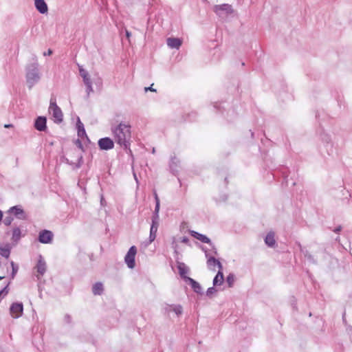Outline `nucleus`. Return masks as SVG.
Listing matches in <instances>:
<instances>
[{
  "mask_svg": "<svg viewBox=\"0 0 352 352\" xmlns=\"http://www.w3.org/2000/svg\"><path fill=\"white\" fill-rule=\"evenodd\" d=\"M78 136L80 138H83L85 137L88 140L85 129H81L78 131Z\"/></svg>",
  "mask_w": 352,
  "mask_h": 352,
  "instance_id": "35",
  "label": "nucleus"
},
{
  "mask_svg": "<svg viewBox=\"0 0 352 352\" xmlns=\"http://www.w3.org/2000/svg\"><path fill=\"white\" fill-rule=\"evenodd\" d=\"M265 243L267 246L269 248H274L276 243L275 240V233L273 231L269 232L265 239H264Z\"/></svg>",
  "mask_w": 352,
  "mask_h": 352,
  "instance_id": "19",
  "label": "nucleus"
},
{
  "mask_svg": "<svg viewBox=\"0 0 352 352\" xmlns=\"http://www.w3.org/2000/svg\"><path fill=\"white\" fill-rule=\"evenodd\" d=\"M153 195H154V198H155V205L158 204V206H160V201L159 197L155 190L153 191Z\"/></svg>",
  "mask_w": 352,
  "mask_h": 352,
  "instance_id": "39",
  "label": "nucleus"
},
{
  "mask_svg": "<svg viewBox=\"0 0 352 352\" xmlns=\"http://www.w3.org/2000/svg\"><path fill=\"white\" fill-rule=\"evenodd\" d=\"M167 45L171 49H179L182 45V40L179 38L169 37L166 40Z\"/></svg>",
  "mask_w": 352,
  "mask_h": 352,
  "instance_id": "18",
  "label": "nucleus"
},
{
  "mask_svg": "<svg viewBox=\"0 0 352 352\" xmlns=\"http://www.w3.org/2000/svg\"><path fill=\"white\" fill-rule=\"evenodd\" d=\"M206 257L208 258L207 260V265L209 270L215 271V267H217L219 270H221L223 268V265L214 256H210L209 254L205 251Z\"/></svg>",
  "mask_w": 352,
  "mask_h": 352,
  "instance_id": "13",
  "label": "nucleus"
},
{
  "mask_svg": "<svg viewBox=\"0 0 352 352\" xmlns=\"http://www.w3.org/2000/svg\"><path fill=\"white\" fill-rule=\"evenodd\" d=\"M54 234L52 231L48 230H42L39 232L38 241L43 244L51 243L53 241Z\"/></svg>",
  "mask_w": 352,
  "mask_h": 352,
  "instance_id": "10",
  "label": "nucleus"
},
{
  "mask_svg": "<svg viewBox=\"0 0 352 352\" xmlns=\"http://www.w3.org/2000/svg\"><path fill=\"white\" fill-rule=\"evenodd\" d=\"M53 53L52 50L51 49H49L47 52H45L43 53V55L44 56H50L52 55Z\"/></svg>",
  "mask_w": 352,
  "mask_h": 352,
  "instance_id": "45",
  "label": "nucleus"
},
{
  "mask_svg": "<svg viewBox=\"0 0 352 352\" xmlns=\"http://www.w3.org/2000/svg\"><path fill=\"white\" fill-rule=\"evenodd\" d=\"M155 152V148H153L152 153H154Z\"/></svg>",
  "mask_w": 352,
  "mask_h": 352,
  "instance_id": "56",
  "label": "nucleus"
},
{
  "mask_svg": "<svg viewBox=\"0 0 352 352\" xmlns=\"http://www.w3.org/2000/svg\"><path fill=\"white\" fill-rule=\"evenodd\" d=\"M134 177H135V179H136V181H138L137 178H136V175L134 174Z\"/></svg>",
  "mask_w": 352,
  "mask_h": 352,
  "instance_id": "60",
  "label": "nucleus"
},
{
  "mask_svg": "<svg viewBox=\"0 0 352 352\" xmlns=\"http://www.w3.org/2000/svg\"><path fill=\"white\" fill-rule=\"evenodd\" d=\"M6 214H10L20 220L27 219V214L22 206L20 205L14 206L10 208L6 212Z\"/></svg>",
  "mask_w": 352,
  "mask_h": 352,
  "instance_id": "8",
  "label": "nucleus"
},
{
  "mask_svg": "<svg viewBox=\"0 0 352 352\" xmlns=\"http://www.w3.org/2000/svg\"><path fill=\"white\" fill-rule=\"evenodd\" d=\"M96 85H102V80L100 78H98L97 81L95 82Z\"/></svg>",
  "mask_w": 352,
  "mask_h": 352,
  "instance_id": "50",
  "label": "nucleus"
},
{
  "mask_svg": "<svg viewBox=\"0 0 352 352\" xmlns=\"http://www.w3.org/2000/svg\"><path fill=\"white\" fill-rule=\"evenodd\" d=\"M76 127H77V130L78 131L79 129H85L84 124L80 122L79 118H78V122H77V124H76Z\"/></svg>",
  "mask_w": 352,
  "mask_h": 352,
  "instance_id": "41",
  "label": "nucleus"
},
{
  "mask_svg": "<svg viewBox=\"0 0 352 352\" xmlns=\"http://www.w3.org/2000/svg\"><path fill=\"white\" fill-rule=\"evenodd\" d=\"M179 160L176 157H173L170 162V169L172 173L176 175L179 172Z\"/></svg>",
  "mask_w": 352,
  "mask_h": 352,
  "instance_id": "21",
  "label": "nucleus"
},
{
  "mask_svg": "<svg viewBox=\"0 0 352 352\" xmlns=\"http://www.w3.org/2000/svg\"><path fill=\"white\" fill-rule=\"evenodd\" d=\"M82 80L85 86L88 85H92V81L89 76L85 78H83Z\"/></svg>",
  "mask_w": 352,
  "mask_h": 352,
  "instance_id": "38",
  "label": "nucleus"
},
{
  "mask_svg": "<svg viewBox=\"0 0 352 352\" xmlns=\"http://www.w3.org/2000/svg\"><path fill=\"white\" fill-rule=\"evenodd\" d=\"M316 118L320 120V113L318 112L316 115Z\"/></svg>",
  "mask_w": 352,
  "mask_h": 352,
  "instance_id": "53",
  "label": "nucleus"
},
{
  "mask_svg": "<svg viewBox=\"0 0 352 352\" xmlns=\"http://www.w3.org/2000/svg\"><path fill=\"white\" fill-rule=\"evenodd\" d=\"M34 269L36 270V272L38 273V274L36 275L38 279H40L41 277L43 276L46 272V262L44 260L43 256L41 254L38 255L37 263L34 267Z\"/></svg>",
  "mask_w": 352,
  "mask_h": 352,
  "instance_id": "11",
  "label": "nucleus"
},
{
  "mask_svg": "<svg viewBox=\"0 0 352 352\" xmlns=\"http://www.w3.org/2000/svg\"><path fill=\"white\" fill-rule=\"evenodd\" d=\"M339 239H340L339 237H337L336 240V241H338V240H339Z\"/></svg>",
  "mask_w": 352,
  "mask_h": 352,
  "instance_id": "62",
  "label": "nucleus"
},
{
  "mask_svg": "<svg viewBox=\"0 0 352 352\" xmlns=\"http://www.w3.org/2000/svg\"><path fill=\"white\" fill-rule=\"evenodd\" d=\"M187 281L189 283L192 289H193V291L195 293L199 294H203L202 287L198 282H197L196 280H195L193 278H192L190 277H187Z\"/></svg>",
  "mask_w": 352,
  "mask_h": 352,
  "instance_id": "22",
  "label": "nucleus"
},
{
  "mask_svg": "<svg viewBox=\"0 0 352 352\" xmlns=\"http://www.w3.org/2000/svg\"><path fill=\"white\" fill-rule=\"evenodd\" d=\"M159 223H151L150 232L157 233Z\"/></svg>",
  "mask_w": 352,
  "mask_h": 352,
  "instance_id": "36",
  "label": "nucleus"
},
{
  "mask_svg": "<svg viewBox=\"0 0 352 352\" xmlns=\"http://www.w3.org/2000/svg\"><path fill=\"white\" fill-rule=\"evenodd\" d=\"M125 34H126V38L129 39L130 38V36H131V34L129 31H128L127 30H125Z\"/></svg>",
  "mask_w": 352,
  "mask_h": 352,
  "instance_id": "47",
  "label": "nucleus"
},
{
  "mask_svg": "<svg viewBox=\"0 0 352 352\" xmlns=\"http://www.w3.org/2000/svg\"><path fill=\"white\" fill-rule=\"evenodd\" d=\"M21 238V230L19 227H14L12 233V241L17 243Z\"/></svg>",
  "mask_w": 352,
  "mask_h": 352,
  "instance_id": "27",
  "label": "nucleus"
},
{
  "mask_svg": "<svg viewBox=\"0 0 352 352\" xmlns=\"http://www.w3.org/2000/svg\"><path fill=\"white\" fill-rule=\"evenodd\" d=\"M87 97L88 98L91 93L94 92L92 85H88L86 86Z\"/></svg>",
  "mask_w": 352,
  "mask_h": 352,
  "instance_id": "37",
  "label": "nucleus"
},
{
  "mask_svg": "<svg viewBox=\"0 0 352 352\" xmlns=\"http://www.w3.org/2000/svg\"><path fill=\"white\" fill-rule=\"evenodd\" d=\"M291 184H292V186H294V185L296 184V183H295L294 182H292L291 183Z\"/></svg>",
  "mask_w": 352,
  "mask_h": 352,
  "instance_id": "55",
  "label": "nucleus"
},
{
  "mask_svg": "<svg viewBox=\"0 0 352 352\" xmlns=\"http://www.w3.org/2000/svg\"><path fill=\"white\" fill-rule=\"evenodd\" d=\"M64 320L66 323L70 324L72 322V317L67 314L65 316Z\"/></svg>",
  "mask_w": 352,
  "mask_h": 352,
  "instance_id": "43",
  "label": "nucleus"
},
{
  "mask_svg": "<svg viewBox=\"0 0 352 352\" xmlns=\"http://www.w3.org/2000/svg\"><path fill=\"white\" fill-rule=\"evenodd\" d=\"M137 254V248L132 245L128 250L124 256V262L129 269H133L135 266V255Z\"/></svg>",
  "mask_w": 352,
  "mask_h": 352,
  "instance_id": "7",
  "label": "nucleus"
},
{
  "mask_svg": "<svg viewBox=\"0 0 352 352\" xmlns=\"http://www.w3.org/2000/svg\"><path fill=\"white\" fill-rule=\"evenodd\" d=\"M227 199V197H224L222 198V201H226Z\"/></svg>",
  "mask_w": 352,
  "mask_h": 352,
  "instance_id": "54",
  "label": "nucleus"
},
{
  "mask_svg": "<svg viewBox=\"0 0 352 352\" xmlns=\"http://www.w3.org/2000/svg\"><path fill=\"white\" fill-rule=\"evenodd\" d=\"M76 144H77V146H78L79 148H82V143H81V142H80L79 140H77V141H76Z\"/></svg>",
  "mask_w": 352,
  "mask_h": 352,
  "instance_id": "49",
  "label": "nucleus"
},
{
  "mask_svg": "<svg viewBox=\"0 0 352 352\" xmlns=\"http://www.w3.org/2000/svg\"><path fill=\"white\" fill-rule=\"evenodd\" d=\"M215 292L217 289L214 287H209L206 291V296L210 298Z\"/></svg>",
  "mask_w": 352,
  "mask_h": 352,
  "instance_id": "33",
  "label": "nucleus"
},
{
  "mask_svg": "<svg viewBox=\"0 0 352 352\" xmlns=\"http://www.w3.org/2000/svg\"><path fill=\"white\" fill-rule=\"evenodd\" d=\"M82 156H81V157H80L79 160H80V161H81V160H82Z\"/></svg>",
  "mask_w": 352,
  "mask_h": 352,
  "instance_id": "61",
  "label": "nucleus"
},
{
  "mask_svg": "<svg viewBox=\"0 0 352 352\" xmlns=\"http://www.w3.org/2000/svg\"><path fill=\"white\" fill-rule=\"evenodd\" d=\"M160 208V206H158V204L155 205V210H154V212L153 213L152 218H151V223H160V217H159Z\"/></svg>",
  "mask_w": 352,
  "mask_h": 352,
  "instance_id": "29",
  "label": "nucleus"
},
{
  "mask_svg": "<svg viewBox=\"0 0 352 352\" xmlns=\"http://www.w3.org/2000/svg\"><path fill=\"white\" fill-rule=\"evenodd\" d=\"M144 90L146 92L151 91H155L156 90L152 87V85L150 87H147L144 88Z\"/></svg>",
  "mask_w": 352,
  "mask_h": 352,
  "instance_id": "44",
  "label": "nucleus"
},
{
  "mask_svg": "<svg viewBox=\"0 0 352 352\" xmlns=\"http://www.w3.org/2000/svg\"><path fill=\"white\" fill-rule=\"evenodd\" d=\"M180 241L183 243L189 245L190 240L187 236H183L181 238Z\"/></svg>",
  "mask_w": 352,
  "mask_h": 352,
  "instance_id": "42",
  "label": "nucleus"
},
{
  "mask_svg": "<svg viewBox=\"0 0 352 352\" xmlns=\"http://www.w3.org/2000/svg\"><path fill=\"white\" fill-rule=\"evenodd\" d=\"M2 220H3V223H4L5 226H9L12 224V223L14 220V218L12 215L7 214V216H6L5 218Z\"/></svg>",
  "mask_w": 352,
  "mask_h": 352,
  "instance_id": "31",
  "label": "nucleus"
},
{
  "mask_svg": "<svg viewBox=\"0 0 352 352\" xmlns=\"http://www.w3.org/2000/svg\"><path fill=\"white\" fill-rule=\"evenodd\" d=\"M10 313L12 318H19L23 313V305L21 302H13L10 307Z\"/></svg>",
  "mask_w": 352,
  "mask_h": 352,
  "instance_id": "9",
  "label": "nucleus"
},
{
  "mask_svg": "<svg viewBox=\"0 0 352 352\" xmlns=\"http://www.w3.org/2000/svg\"><path fill=\"white\" fill-rule=\"evenodd\" d=\"M111 131L115 142L124 150H129L131 152L130 149L131 138V125L121 122L118 124H112Z\"/></svg>",
  "mask_w": 352,
  "mask_h": 352,
  "instance_id": "1",
  "label": "nucleus"
},
{
  "mask_svg": "<svg viewBox=\"0 0 352 352\" xmlns=\"http://www.w3.org/2000/svg\"><path fill=\"white\" fill-rule=\"evenodd\" d=\"M177 269L180 276L187 281L188 276H186V274L188 272V267L184 263L178 262Z\"/></svg>",
  "mask_w": 352,
  "mask_h": 352,
  "instance_id": "24",
  "label": "nucleus"
},
{
  "mask_svg": "<svg viewBox=\"0 0 352 352\" xmlns=\"http://www.w3.org/2000/svg\"><path fill=\"white\" fill-rule=\"evenodd\" d=\"M214 12L219 16H221L223 12H225L226 14H231L233 12L232 6L223 3L221 5H216L214 7Z\"/></svg>",
  "mask_w": 352,
  "mask_h": 352,
  "instance_id": "15",
  "label": "nucleus"
},
{
  "mask_svg": "<svg viewBox=\"0 0 352 352\" xmlns=\"http://www.w3.org/2000/svg\"><path fill=\"white\" fill-rule=\"evenodd\" d=\"M229 107V104L226 101L215 102L212 104V107L217 113L224 116L228 122H232L235 116L234 109L226 110Z\"/></svg>",
  "mask_w": 352,
  "mask_h": 352,
  "instance_id": "4",
  "label": "nucleus"
},
{
  "mask_svg": "<svg viewBox=\"0 0 352 352\" xmlns=\"http://www.w3.org/2000/svg\"><path fill=\"white\" fill-rule=\"evenodd\" d=\"M229 287H232L235 281V276L233 274H229L226 280Z\"/></svg>",
  "mask_w": 352,
  "mask_h": 352,
  "instance_id": "30",
  "label": "nucleus"
},
{
  "mask_svg": "<svg viewBox=\"0 0 352 352\" xmlns=\"http://www.w3.org/2000/svg\"><path fill=\"white\" fill-rule=\"evenodd\" d=\"M3 278H4V276H0V280H2Z\"/></svg>",
  "mask_w": 352,
  "mask_h": 352,
  "instance_id": "59",
  "label": "nucleus"
},
{
  "mask_svg": "<svg viewBox=\"0 0 352 352\" xmlns=\"http://www.w3.org/2000/svg\"><path fill=\"white\" fill-rule=\"evenodd\" d=\"M341 230H342V227L340 226H337L336 228H335V229L333 230V232L338 234Z\"/></svg>",
  "mask_w": 352,
  "mask_h": 352,
  "instance_id": "46",
  "label": "nucleus"
},
{
  "mask_svg": "<svg viewBox=\"0 0 352 352\" xmlns=\"http://www.w3.org/2000/svg\"><path fill=\"white\" fill-rule=\"evenodd\" d=\"M10 264H11V267H12V274H11V276H12V278H14V277L15 276L16 274L18 272L19 267L13 261H11Z\"/></svg>",
  "mask_w": 352,
  "mask_h": 352,
  "instance_id": "32",
  "label": "nucleus"
},
{
  "mask_svg": "<svg viewBox=\"0 0 352 352\" xmlns=\"http://www.w3.org/2000/svg\"><path fill=\"white\" fill-rule=\"evenodd\" d=\"M317 134L318 135L320 144L318 145V151L322 153L326 152L329 155L333 153V142L332 141L331 135L327 133L322 128L318 130Z\"/></svg>",
  "mask_w": 352,
  "mask_h": 352,
  "instance_id": "2",
  "label": "nucleus"
},
{
  "mask_svg": "<svg viewBox=\"0 0 352 352\" xmlns=\"http://www.w3.org/2000/svg\"><path fill=\"white\" fill-rule=\"evenodd\" d=\"M11 252V247L10 244H6L3 246L0 243V255L6 258H9Z\"/></svg>",
  "mask_w": 352,
  "mask_h": 352,
  "instance_id": "25",
  "label": "nucleus"
},
{
  "mask_svg": "<svg viewBox=\"0 0 352 352\" xmlns=\"http://www.w3.org/2000/svg\"><path fill=\"white\" fill-rule=\"evenodd\" d=\"M34 127L38 131H45L47 129V118L45 116H38L34 121Z\"/></svg>",
  "mask_w": 352,
  "mask_h": 352,
  "instance_id": "16",
  "label": "nucleus"
},
{
  "mask_svg": "<svg viewBox=\"0 0 352 352\" xmlns=\"http://www.w3.org/2000/svg\"><path fill=\"white\" fill-rule=\"evenodd\" d=\"M157 233L150 232L148 240L149 243H152L156 238Z\"/></svg>",
  "mask_w": 352,
  "mask_h": 352,
  "instance_id": "40",
  "label": "nucleus"
},
{
  "mask_svg": "<svg viewBox=\"0 0 352 352\" xmlns=\"http://www.w3.org/2000/svg\"><path fill=\"white\" fill-rule=\"evenodd\" d=\"M299 247L300 252L309 263H317L316 260L314 258V256L311 255L305 248L302 247L300 245H299Z\"/></svg>",
  "mask_w": 352,
  "mask_h": 352,
  "instance_id": "23",
  "label": "nucleus"
},
{
  "mask_svg": "<svg viewBox=\"0 0 352 352\" xmlns=\"http://www.w3.org/2000/svg\"><path fill=\"white\" fill-rule=\"evenodd\" d=\"M103 292V285L100 282L96 283L92 287V292L94 295H100Z\"/></svg>",
  "mask_w": 352,
  "mask_h": 352,
  "instance_id": "28",
  "label": "nucleus"
},
{
  "mask_svg": "<svg viewBox=\"0 0 352 352\" xmlns=\"http://www.w3.org/2000/svg\"><path fill=\"white\" fill-rule=\"evenodd\" d=\"M34 6L36 10L41 14L47 12L48 8L46 2L44 0H35Z\"/></svg>",
  "mask_w": 352,
  "mask_h": 352,
  "instance_id": "20",
  "label": "nucleus"
},
{
  "mask_svg": "<svg viewBox=\"0 0 352 352\" xmlns=\"http://www.w3.org/2000/svg\"><path fill=\"white\" fill-rule=\"evenodd\" d=\"M190 234L192 237L200 241L201 242L209 244L210 245L212 246V249L214 250V254H217V251L215 250L214 247L212 245L211 240L207 236L202 234L201 233H199L198 232H196L194 230H190Z\"/></svg>",
  "mask_w": 352,
  "mask_h": 352,
  "instance_id": "14",
  "label": "nucleus"
},
{
  "mask_svg": "<svg viewBox=\"0 0 352 352\" xmlns=\"http://www.w3.org/2000/svg\"><path fill=\"white\" fill-rule=\"evenodd\" d=\"M49 112L52 114V116L54 118V122L56 123H60L63 121V113L59 107L56 103L55 100L51 99L50 104L49 107Z\"/></svg>",
  "mask_w": 352,
  "mask_h": 352,
  "instance_id": "5",
  "label": "nucleus"
},
{
  "mask_svg": "<svg viewBox=\"0 0 352 352\" xmlns=\"http://www.w3.org/2000/svg\"><path fill=\"white\" fill-rule=\"evenodd\" d=\"M289 170L287 167L285 166H281L276 170H274L272 173L274 178H277L278 177H281L283 179L282 184L285 186H289V182L288 179Z\"/></svg>",
  "mask_w": 352,
  "mask_h": 352,
  "instance_id": "6",
  "label": "nucleus"
},
{
  "mask_svg": "<svg viewBox=\"0 0 352 352\" xmlns=\"http://www.w3.org/2000/svg\"><path fill=\"white\" fill-rule=\"evenodd\" d=\"M173 248L175 250V252L177 253V245L175 244V241L173 242Z\"/></svg>",
  "mask_w": 352,
  "mask_h": 352,
  "instance_id": "48",
  "label": "nucleus"
},
{
  "mask_svg": "<svg viewBox=\"0 0 352 352\" xmlns=\"http://www.w3.org/2000/svg\"><path fill=\"white\" fill-rule=\"evenodd\" d=\"M224 277L223 274L221 270H219L216 276H214L213 279V285L214 286H219L221 285L223 283Z\"/></svg>",
  "mask_w": 352,
  "mask_h": 352,
  "instance_id": "26",
  "label": "nucleus"
},
{
  "mask_svg": "<svg viewBox=\"0 0 352 352\" xmlns=\"http://www.w3.org/2000/svg\"><path fill=\"white\" fill-rule=\"evenodd\" d=\"M98 145L100 150L109 151L114 147V142L109 137L102 138L98 140Z\"/></svg>",
  "mask_w": 352,
  "mask_h": 352,
  "instance_id": "12",
  "label": "nucleus"
},
{
  "mask_svg": "<svg viewBox=\"0 0 352 352\" xmlns=\"http://www.w3.org/2000/svg\"><path fill=\"white\" fill-rule=\"evenodd\" d=\"M104 202H105V200H104V197L102 196L101 199H100L101 205H103Z\"/></svg>",
  "mask_w": 352,
  "mask_h": 352,
  "instance_id": "52",
  "label": "nucleus"
},
{
  "mask_svg": "<svg viewBox=\"0 0 352 352\" xmlns=\"http://www.w3.org/2000/svg\"><path fill=\"white\" fill-rule=\"evenodd\" d=\"M80 166V164L79 163V164L76 166V167H77V168H79Z\"/></svg>",
  "mask_w": 352,
  "mask_h": 352,
  "instance_id": "58",
  "label": "nucleus"
},
{
  "mask_svg": "<svg viewBox=\"0 0 352 352\" xmlns=\"http://www.w3.org/2000/svg\"><path fill=\"white\" fill-rule=\"evenodd\" d=\"M10 126V124H6L5 127H9Z\"/></svg>",
  "mask_w": 352,
  "mask_h": 352,
  "instance_id": "57",
  "label": "nucleus"
},
{
  "mask_svg": "<svg viewBox=\"0 0 352 352\" xmlns=\"http://www.w3.org/2000/svg\"><path fill=\"white\" fill-rule=\"evenodd\" d=\"M167 313L174 312L177 316H179L183 313V307L180 305H166L164 308Z\"/></svg>",
  "mask_w": 352,
  "mask_h": 352,
  "instance_id": "17",
  "label": "nucleus"
},
{
  "mask_svg": "<svg viewBox=\"0 0 352 352\" xmlns=\"http://www.w3.org/2000/svg\"><path fill=\"white\" fill-rule=\"evenodd\" d=\"M3 217V212L0 210V222L2 221Z\"/></svg>",
  "mask_w": 352,
  "mask_h": 352,
  "instance_id": "51",
  "label": "nucleus"
},
{
  "mask_svg": "<svg viewBox=\"0 0 352 352\" xmlns=\"http://www.w3.org/2000/svg\"><path fill=\"white\" fill-rule=\"evenodd\" d=\"M79 73H80V76L82 78V79L85 78L89 76L87 71L84 69L82 67H80V68H79Z\"/></svg>",
  "mask_w": 352,
  "mask_h": 352,
  "instance_id": "34",
  "label": "nucleus"
},
{
  "mask_svg": "<svg viewBox=\"0 0 352 352\" xmlns=\"http://www.w3.org/2000/svg\"><path fill=\"white\" fill-rule=\"evenodd\" d=\"M25 72L28 87L29 89H32L41 79L38 64L35 62L27 65Z\"/></svg>",
  "mask_w": 352,
  "mask_h": 352,
  "instance_id": "3",
  "label": "nucleus"
}]
</instances>
